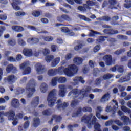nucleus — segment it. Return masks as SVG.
<instances>
[{"label":"nucleus","mask_w":131,"mask_h":131,"mask_svg":"<svg viewBox=\"0 0 131 131\" xmlns=\"http://www.w3.org/2000/svg\"><path fill=\"white\" fill-rule=\"evenodd\" d=\"M92 92L93 93H102L103 90L100 89L96 88L94 89H92L90 86H86L85 88H83L81 90L77 89H73L71 92H70L68 95V97L72 96L73 98H77L82 100L85 97H88L89 94L88 93H90V92Z\"/></svg>","instance_id":"1"},{"label":"nucleus","mask_w":131,"mask_h":131,"mask_svg":"<svg viewBox=\"0 0 131 131\" xmlns=\"http://www.w3.org/2000/svg\"><path fill=\"white\" fill-rule=\"evenodd\" d=\"M97 118L92 114H89L88 115H84L81 119V122L87 124L88 128L90 129L92 125L94 124V131H101L100 125L98 122H96Z\"/></svg>","instance_id":"2"},{"label":"nucleus","mask_w":131,"mask_h":131,"mask_svg":"<svg viewBox=\"0 0 131 131\" xmlns=\"http://www.w3.org/2000/svg\"><path fill=\"white\" fill-rule=\"evenodd\" d=\"M56 70L57 74L60 75L65 74L68 77H72L73 76L74 74H76L78 71V68L75 64L69 66L68 68H65L64 67H60L58 69H55Z\"/></svg>","instance_id":"3"},{"label":"nucleus","mask_w":131,"mask_h":131,"mask_svg":"<svg viewBox=\"0 0 131 131\" xmlns=\"http://www.w3.org/2000/svg\"><path fill=\"white\" fill-rule=\"evenodd\" d=\"M36 81L34 79H31L27 84H26V96L28 98H30L32 97L33 94L36 91L35 86L36 85Z\"/></svg>","instance_id":"4"},{"label":"nucleus","mask_w":131,"mask_h":131,"mask_svg":"<svg viewBox=\"0 0 131 131\" xmlns=\"http://www.w3.org/2000/svg\"><path fill=\"white\" fill-rule=\"evenodd\" d=\"M3 115L5 116H7L9 120H13L12 124L14 126L17 125L18 124V120L16 118L14 119L15 116V112L13 110H10L9 112H6L5 114L4 113V112H0V122H3L4 120V119L3 117Z\"/></svg>","instance_id":"5"},{"label":"nucleus","mask_w":131,"mask_h":131,"mask_svg":"<svg viewBox=\"0 0 131 131\" xmlns=\"http://www.w3.org/2000/svg\"><path fill=\"white\" fill-rule=\"evenodd\" d=\"M57 93V90L56 89L52 90L49 93L47 98V101L49 107H53L55 105L56 103L55 96H56Z\"/></svg>","instance_id":"6"},{"label":"nucleus","mask_w":131,"mask_h":131,"mask_svg":"<svg viewBox=\"0 0 131 131\" xmlns=\"http://www.w3.org/2000/svg\"><path fill=\"white\" fill-rule=\"evenodd\" d=\"M30 62L29 61H25L20 66V69L24 70V75H29L31 72V68L30 67Z\"/></svg>","instance_id":"7"},{"label":"nucleus","mask_w":131,"mask_h":131,"mask_svg":"<svg viewBox=\"0 0 131 131\" xmlns=\"http://www.w3.org/2000/svg\"><path fill=\"white\" fill-rule=\"evenodd\" d=\"M59 93L58 95L60 97H65L66 94L68 92L67 91L66 86L65 84H59L58 85Z\"/></svg>","instance_id":"8"},{"label":"nucleus","mask_w":131,"mask_h":131,"mask_svg":"<svg viewBox=\"0 0 131 131\" xmlns=\"http://www.w3.org/2000/svg\"><path fill=\"white\" fill-rule=\"evenodd\" d=\"M36 72L38 75H41L46 71V69L41 65V63H38L35 66Z\"/></svg>","instance_id":"9"},{"label":"nucleus","mask_w":131,"mask_h":131,"mask_svg":"<svg viewBox=\"0 0 131 131\" xmlns=\"http://www.w3.org/2000/svg\"><path fill=\"white\" fill-rule=\"evenodd\" d=\"M113 102L114 103L113 105H115V106H113V109H112V107L111 106L107 105L106 107V112H111V111H113L114 113L113 114H114L116 111L118 109V103L116 100H113Z\"/></svg>","instance_id":"10"},{"label":"nucleus","mask_w":131,"mask_h":131,"mask_svg":"<svg viewBox=\"0 0 131 131\" xmlns=\"http://www.w3.org/2000/svg\"><path fill=\"white\" fill-rule=\"evenodd\" d=\"M57 107L58 110H64L65 108L69 105V103L67 102H62V100L59 99L57 102Z\"/></svg>","instance_id":"11"},{"label":"nucleus","mask_w":131,"mask_h":131,"mask_svg":"<svg viewBox=\"0 0 131 131\" xmlns=\"http://www.w3.org/2000/svg\"><path fill=\"white\" fill-rule=\"evenodd\" d=\"M79 82H81L82 84H84L85 80L82 77H76L73 79V82H71V84L73 86H75L78 85Z\"/></svg>","instance_id":"12"},{"label":"nucleus","mask_w":131,"mask_h":131,"mask_svg":"<svg viewBox=\"0 0 131 131\" xmlns=\"http://www.w3.org/2000/svg\"><path fill=\"white\" fill-rule=\"evenodd\" d=\"M17 80V77L13 75H11L8 76V78L4 79V82L8 81L9 83H13L15 81Z\"/></svg>","instance_id":"13"},{"label":"nucleus","mask_w":131,"mask_h":131,"mask_svg":"<svg viewBox=\"0 0 131 131\" xmlns=\"http://www.w3.org/2000/svg\"><path fill=\"white\" fill-rule=\"evenodd\" d=\"M13 3H11V5H12L13 9L15 11H19L20 10V7L18 5L21 4V1L20 0H12Z\"/></svg>","instance_id":"14"},{"label":"nucleus","mask_w":131,"mask_h":131,"mask_svg":"<svg viewBox=\"0 0 131 131\" xmlns=\"http://www.w3.org/2000/svg\"><path fill=\"white\" fill-rule=\"evenodd\" d=\"M103 60L105 61L106 64L108 66H111L112 57L110 55H106L103 57Z\"/></svg>","instance_id":"15"},{"label":"nucleus","mask_w":131,"mask_h":131,"mask_svg":"<svg viewBox=\"0 0 131 131\" xmlns=\"http://www.w3.org/2000/svg\"><path fill=\"white\" fill-rule=\"evenodd\" d=\"M23 54L25 56L30 57L33 55V52L31 49L25 48L23 50Z\"/></svg>","instance_id":"16"},{"label":"nucleus","mask_w":131,"mask_h":131,"mask_svg":"<svg viewBox=\"0 0 131 131\" xmlns=\"http://www.w3.org/2000/svg\"><path fill=\"white\" fill-rule=\"evenodd\" d=\"M27 42L31 45L37 44L39 42V39L36 37L29 38Z\"/></svg>","instance_id":"17"},{"label":"nucleus","mask_w":131,"mask_h":131,"mask_svg":"<svg viewBox=\"0 0 131 131\" xmlns=\"http://www.w3.org/2000/svg\"><path fill=\"white\" fill-rule=\"evenodd\" d=\"M40 102V99L39 97L37 96L33 98L32 102L31 103V105L32 107H37L38 105L39 104Z\"/></svg>","instance_id":"18"},{"label":"nucleus","mask_w":131,"mask_h":131,"mask_svg":"<svg viewBox=\"0 0 131 131\" xmlns=\"http://www.w3.org/2000/svg\"><path fill=\"white\" fill-rule=\"evenodd\" d=\"M11 105L14 108H18L20 107V102L18 99L14 98L11 100Z\"/></svg>","instance_id":"19"},{"label":"nucleus","mask_w":131,"mask_h":131,"mask_svg":"<svg viewBox=\"0 0 131 131\" xmlns=\"http://www.w3.org/2000/svg\"><path fill=\"white\" fill-rule=\"evenodd\" d=\"M6 72L9 73L10 72L15 73L17 71L16 68L14 67L12 64H10L7 66L6 68Z\"/></svg>","instance_id":"20"},{"label":"nucleus","mask_w":131,"mask_h":131,"mask_svg":"<svg viewBox=\"0 0 131 131\" xmlns=\"http://www.w3.org/2000/svg\"><path fill=\"white\" fill-rule=\"evenodd\" d=\"M48 89V85L46 83H42L40 85V92L45 94L47 92Z\"/></svg>","instance_id":"21"},{"label":"nucleus","mask_w":131,"mask_h":131,"mask_svg":"<svg viewBox=\"0 0 131 131\" xmlns=\"http://www.w3.org/2000/svg\"><path fill=\"white\" fill-rule=\"evenodd\" d=\"M60 62V57L55 58L51 62V67L55 68Z\"/></svg>","instance_id":"22"},{"label":"nucleus","mask_w":131,"mask_h":131,"mask_svg":"<svg viewBox=\"0 0 131 131\" xmlns=\"http://www.w3.org/2000/svg\"><path fill=\"white\" fill-rule=\"evenodd\" d=\"M110 98V94L108 93H107L102 96V97L101 99V102L105 103L106 102L108 101Z\"/></svg>","instance_id":"23"},{"label":"nucleus","mask_w":131,"mask_h":131,"mask_svg":"<svg viewBox=\"0 0 131 131\" xmlns=\"http://www.w3.org/2000/svg\"><path fill=\"white\" fill-rule=\"evenodd\" d=\"M53 120H55L57 122H59L62 120V118L60 116L58 115H54L53 116V118H52L51 120L48 122L49 124H52L53 123Z\"/></svg>","instance_id":"24"},{"label":"nucleus","mask_w":131,"mask_h":131,"mask_svg":"<svg viewBox=\"0 0 131 131\" xmlns=\"http://www.w3.org/2000/svg\"><path fill=\"white\" fill-rule=\"evenodd\" d=\"M30 119V117H25L24 118V121H27L26 122H25L24 124L23 127L25 128V129H27L29 127V125L30 124V122L29 121V120Z\"/></svg>","instance_id":"25"},{"label":"nucleus","mask_w":131,"mask_h":131,"mask_svg":"<svg viewBox=\"0 0 131 131\" xmlns=\"http://www.w3.org/2000/svg\"><path fill=\"white\" fill-rule=\"evenodd\" d=\"M74 63L77 65H80L83 62V59L81 57H75L73 60Z\"/></svg>","instance_id":"26"},{"label":"nucleus","mask_w":131,"mask_h":131,"mask_svg":"<svg viewBox=\"0 0 131 131\" xmlns=\"http://www.w3.org/2000/svg\"><path fill=\"white\" fill-rule=\"evenodd\" d=\"M57 82L60 84H64L67 81V79L65 77H57Z\"/></svg>","instance_id":"27"},{"label":"nucleus","mask_w":131,"mask_h":131,"mask_svg":"<svg viewBox=\"0 0 131 131\" xmlns=\"http://www.w3.org/2000/svg\"><path fill=\"white\" fill-rule=\"evenodd\" d=\"M43 39V40L46 42H51L53 40V37L51 36H45L43 35L40 36V39Z\"/></svg>","instance_id":"28"},{"label":"nucleus","mask_w":131,"mask_h":131,"mask_svg":"<svg viewBox=\"0 0 131 131\" xmlns=\"http://www.w3.org/2000/svg\"><path fill=\"white\" fill-rule=\"evenodd\" d=\"M40 124V120L39 118H34L33 119V126L34 127H37Z\"/></svg>","instance_id":"29"},{"label":"nucleus","mask_w":131,"mask_h":131,"mask_svg":"<svg viewBox=\"0 0 131 131\" xmlns=\"http://www.w3.org/2000/svg\"><path fill=\"white\" fill-rule=\"evenodd\" d=\"M103 33L108 34H114L118 33V31H114L111 29H106L104 30Z\"/></svg>","instance_id":"30"},{"label":"nucleus","mask_w":131,"mask_h":131,"mask_svg":"<svg viewBox=\"0 0 131 131\" xmlns=\"http://www.w3.org/2000/svg\"><path fill=\"white\" fill-rule=\"evenodd\" d=\"M95 5V3L91 0L86 1V5H84V7L88 9H90V7H93Z\"/></svg>","instance_id":"31"},{"label":"nucleus","mask_w":131,"mask_h":131,"mask_svg":"<svg viewBox=\"0 0 131 131\" xmlns=\"http://www.w3.org/2000/svg\"><path fill=\"white\" fill-rule=\"evenodd\" d=\"M108 3L110 4L108 8L112 9L115 8V6L116 4H117L118 2L117 0H108Z\"/></svg>","instance_id":"32"},{"label":"nucleus","mask_w":131,"mask_h":131,"mask_svg":"<svg viewBox=\"0 0 131 131\" xmlns=\"http://www.w3.org/2000/svg\"><path fill=\"white\" fill-rule=\"evenodd\" d=\"M96 111V116H99L101 115V113L103 111V108L100 106H98L95 110Z\"/></svg>","instance_id":"33"},{"label":"nucleus","mask_w":131,"mask_h":131,"mask_svg":"<svg viewBox=\"0 0 131 131\" xmlns=\"http://www.w3.org/2000/svg\"><path fill=\"white\" fill-rule=\"evenodd\" d=\"M57 70L55 69L49 70L48 71V75L49 76H53L57 74Z\"/></svg>","instance_id":"34"},{"label":"nucleus","mask_w":131,"mask_h":131,"mask_svg":"<svg viewBox=\"0 0 131 131\" xmlns=\"http://www.w3.org/2000/svg\"><path fill=\"white\" fill-rule=\"evenodd\" d=\"M121 120H122L123 124L125 125L128 124V122L129 121V118L125 116H123L121 117Z\"/></svg>","instance_id":"35"},{"label":"nucleus","mask_w":131,"mask_h":131,"mask_svg":"<svg viewBox=\"0 0 131 131\" xmlns=\"http://www.w3.org/2000/svg\"><path fill=\"white\" fill-rule=\"evenodd\" d=\"M42 15L41 11L34 10L33 11L32 15L35 17H38Z\"/></svg>","instance_id":"36"},{"label":"nucleus","mask_w":131,"mask_h":131,"mask_svg":"<svg viewBox=\"0 0 131 131\" xmlns=\"http://www.w3.org/2000/svg\"><path fill=\"white\" fill-rule=\"evenodd\" d=\"M130 80V77L126 75L124 78H121L120 79L118 80V82L120 83H123L126 81H129Z\"/></svg>","instance_id":"37"},{"label":"nucleus","mask_w":131,"mask_h":131,"mask_svg":"<svg viewBox=\"0 0 131 131\" xmlns=\"http://www.w3.org/2000/svg\"><path fill=\"white\" fill-rule=\"evenodd\" d=\"M26 28H27L28 29L33 31H36L37 33H38V32L40 31V30L39 29H38L36 27H34L32 26H26Z\"/></svg>","instance_id":"38"},{"label":"nucleus","mask_w":131,"mask_h":131,"mask_svg":"<svg viewBox=\"0 0 131 131\" xmlns=\"http://www.w3.org/2000/svg\"><path fill=\"white\" fill-rule=\"evenodd\" d=\"M124 6L126 9L131 8V1L130 0H125V3Z\"/></svg>","instance_id":"39"},{"label":"nucleus","mask_w":131,"mask_h":131,"mask_svg":"<svg viewBox=\"0 0 131 131\" xmlns=\"http://www.w3.org/2000/svg\"><path fill=\"white\" fill-rule=\"evenodd\" d=\"M24 92V89L23 88H18L15 90V93L16 95H20Z\"/></svg>","instance_id":"40"},{"label":"nucleus","mask_w":131,"mask_h":131,"mask_svg":"<svg viewBox=\"0 0 131 131\" xmlns=\"http://www.w3.org/2000/svg\"><path fill=\"white\" fill-rule=\"evenodd\" d=\"M73 1H74L75 2L79 4H81L82 3V0H67L68 3H69L70 4H71L72 5H74L75 4Z\"/></svg>","instance_id":"41"},{"label":"nucleus","mask_w":131,"mask_h":131,"mask_svg":"<svg viewBox=\"0 0 131 131\" xmlns=\"http://www.w3.org/2000/svg\"><path fill=\"white\" fill-rule=\"evenodd\" d=\"M72 55L71 53H68L66 56H65V60L62 61V64H66L67 63V60L71 59L72 58Z\"/></svg>","instance_id":"42"},{"label":"nucleus","mask_w":131,"mask_h":131,"mask_svg":"<svg viewBox=\"0 0 131 131\" xmlns=\"http://www.w3.org/2000/svg\"><path fill=\"white\" fill-rule=\"evenodd\" d=\"M96 117H97V118L99 120H108V117L107 116H103V115H101V114L99 115V116H96Z\"/></svg>","instance_id":"43"},{"label":"nucleus","mask_w":131,"mask_h":131,"mask_svg":"<svg viewBox=\"0 0 131 131\" xmlns=\"http://www.w3.org/2000/svg\"><path fill=\"white\" fill-rule=\"evenodd\" d=\"M41 51V52H42V54L45 56H47L48 55L50 54V49H49L48 48H45Z\"/></svg>","instance_id":"44"},{"label":"nucleus","mask_w":131,"mask_h":131,"mask_svg":"<svg viewBox=\"0 0 131 131\" xmlns=\"http://www.w3.org/2000/svg\"><path fill=\"white\" fill-rule=\"evenodd\" d=\"M78 17L80 19H81L82 20H84V21H88V22H89V21H91V20L89 18L86 17L84 15H79Z\"/></svg>","instance_id":"45"},{"label":"nucleus","mask_w":131,"mask_h":131,"mask_svg":"<svg viewBox=\"0 0 131 131\" xmlns=\"http://www.w3.org/2000/svg\"><path fill=\"white\" fill-rule=\"evenodd\" d=\"M18 43L19 45H20L21 47L26 46V42L25 40H24L23 39H19L18 40Z\"/></svg>","instance_id":"46"},{"label":"nucleus","mask_w":131,"mask_h":131,"mask_svg":"<svg viewBox=\"0 0 131 131\" xmlns=\"http://www.w3.org/2000/svg\"><path fill=\"white\" fill-rule=\"evenodd\" d=\"M54 58V56L49 55L47 56V57L45 58V60L47 63H50Z\"/></svg>","instance_id":"47"},{"label":"nucleus","mask_w":131,"mask_h":131,"mask_svg":"<svg viewBox=\"0 0 131 131\" xmlns=\"http://www.w3.org/2000/svg\"><path fill=\"white\" fill-rule=\"evenodd\" d=\"M16 44V40H9L8 41V45L11 46H14Z\"/></svg>","instance_id":"48"},{"label":"nucleus","mask_w":131,"mask_h":131,"mask_svg":"<svg viewBox=\"0 0 131 131\" xmlns=\"http://www.w3.org/2000/svg\"><path fill=\"white\" fill-rule=\"evenodd\" d=\"M8 17L6 14H0V20L2 21H5L7 20Z\"/></svg>","instance_id":"49"},{"label":"nucleus","mask_w":131,"mask_h":131,"mask_svg":"<svg viewBox=\"0 0 131 131\" xmlns=\"http://www.w3.org/2000/svg\"><path fill=\"white\" fill-rule=\"evenodd\" d=\"M82 111L83 112H92V109L91 107L89 106H85L82 109Z\"/></svg>","instance_id":"50"},{"label":"nucleus","mask_w":131,"mask_h":131,"mask_svg":"<svg viewBox=\"0 0 131 131\" xmlns=\"http://www.w3.org/2000/svg\"><path fill=\"white\" fill-rule=\"evenodd\" d=\"M117 67L118 72H120V73H123L124 72V67L123 66L117 65Z\"/></svg>","instance_id":"51"},{"label":"nucleus","mask_w":131,"mask_h":131,"mask_svg":"<svg viewBox=\"0 0 131 131\" xmlns=\"http://www.w3.org/2000/svg\"><path fill=\"white\" fill-rule=\"evenodd\" d=\"M114 122H115V124H117L118 126L120 127H123L124 124V123L121 122L119 120H115V121H114Z\"/></svg>","instance_id":"52"},{"label":"nucleus","mask_w":131,"mask_h":131,"mask_svg":"<svg viewBox=\"0 0 131 131\" xmlns=\"http://www.w3.org/2000/svg\"><path fill=\"white\" fill-rule=\"evenodd\" d=\"M78 45H77L76 46L74 47V50L75 51H79L80 49L82 48L83 47L82 44L80 43H77Z\"/></svg>","instance_id":"53"},{"label":"nucleus","mask_w":131,"mask_h":131,"mask_svg":"<svg viewBox=\"0 0 131 131\" xmlns=\"http://www.w3.org/2000/svg\"><path fill=\"white\" fill-rule=\"evenodd\" d=\"M75 114H74L72 116L73 117H77V116H81L82 115V109L81 108H78L77 112L76 113V115H75Z\"/></svg>","instance_id":"54"},{"label":"nucleus","mask_w":131,"mask_h":131,"mask_svg":"<svg viewBox=\"0 0 131 131\" xmlns=\"http://www.w3.org/2000/svg\"><path fill=\"white\" fill-rule=\"evenodd\" d=\"M51 114V110H45L42 112V115L44 116H49Z\"/></svg>","instance_id":"55"},{"label":"nucleus","mask_w":131,"mask_h":131,"mask_svg":"<svg viewBox=\"0 0 131 131\" xmlns=\"http://www.w3.org/2000/svg\"><path fill=\"white\" fill-rule=\"evenodd\" d=\"M57 77H54L52 79V82H51V84H52V85L53 86H55L56 85H57Z\"/></svg>","instance_id":"56"},{"label":"nucleus","mask_w":131,"mask_h":131,"mask_svg":"<svg viewBox=\"0 0 131 131\" xmlns=\"http://www.w3.org/2000/svg\"><path fill=\"white\" fill-rule=\"evenodd\" d=\"M125 52V49H120V50H117L115 52V55H120L122 54L123 53H124Z\"/></svg>","instance_id":"57"},{"label":"nucleus","mask_w":131,"mask_h":131,"mask_svg":"<svg viewBox=\"0 0 131 131\" xmlns=\"http://www.w3.org/2000/svg\"><path fill=\"white\" fill-rule=\"evenodd\" d=\"M62 18H63V20H67L68 21H70L71 20V17L66 14H63L62 15Z\"/></svg>","instance_id":"58"},{"label":"nucleus","mask_w":131,"mask_h":131,"mask_svg":"<svg viewBox=\"0 0 131 131\" xmlns=\"http://www.w3.org/2000/svg\"><path fill=\"white\" fill-rule=\"evenodd\" d=\"M60 31H61L62 33H64L70 32L69 29H68V27H66L61 28V29H60Z\"/></svg>","instance_id":"59"},{"label":"nucleus","mask_w":131,"mask_h":131,"mask_svg":"<svg viewBox=\"0 0 131 131\" xmlns=\"http://www.w3.org/2000/svg\"><path fill=\"white\" fill-rule=\"evenodd\" d=\"M99 20L101 21H108L111 20V18L108 16H103L102 17L99 18Z\"/></svg>","instance_id":"60"},{"label":"nucleus","mask_w":131,"mask_h":131,"mask_svg":"<svg viewBox=\"0 0 131 131\" xmlns=\"http://www.w3.org/2000/svg\"><path fill=\"white\" fill-rule=\"evenodd\" d=\"M78 126H79L78 124H74L73 126L72 125H69L68 126V129L69 130V131H72V128L73 127H78Z\"/></svg>","instance_id":"61"},{"label":"nucleus","mask_w":131,"mask_h":131,"mask_svg":"<svg viewBox=\"0 0 131 131\" xmlns=\"http://www.w3.org/2000/svg\"><path fill=\"white\" fill-rule=\"evenodd\" d=\"M111 77H112V75H111L110 74H106L103 76V79L104 80L110 79Z\"/></svg>","instance_id":"62"},{"label":"nucleus","mask_w":131,"mask_h":131,"mask_svg":"<svg viewBox=\"0 0 131 131\" xmlns=\"http://www.w3.org/2000/svg\"><path fill=\"white\" fill-rule=\"evenodd\" d=\"M114 122V121L113 120H108L107 122H106V123H105V125L106 127L110 126L112 124H113Z\"/></svg>","instance_id":"63"},{"label":"nucleus","mask_w":131,"mask_h":131,"mask_svg":"<svg viewBox=\"0 0 131 131\" xmlns=\"http://www.w3.org/2000/svg\"><path fill=\"white\" fill-rule=\"evenodd\" d=\"M79 103V102L78 100H73L71 103V106H72V107H75L77 104H78Z\"/></svg>","instance_id":"64"}]
</instances>
